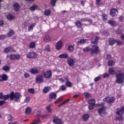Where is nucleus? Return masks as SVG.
I'll return each instance as SVG.
<instances>
[{"label":"nucleus","instance_id":"36","mask_svg":"<svg viewBox=\"0 0 124 124\" xmlns=\"http://www.w3.org/2000/svg\"><path fill=\"white\" fill-rule=\"evenodd\" d=\"M12 47L9 46L4 49V52L5 53H9L10 51H12Z\"/></svg>","mask_w":124,"mask_h":124},{"label":"nucleus","instance_id":"55","mask_svg":"<svg viewBox=\"0 0 124 124\" xmlns=\"http://www.w3.org/2000/svg\"><path fill=\"white\" fill-rule=\"evenodd\" d=\"M41 111H37V114H36V117L38 118H41Z\"/></svg>","mask_w":124,"mask_h":124},{"label":"nucleus","instance_id":"58","mask_svg":"<svg viewBox=\"0 0 124 124\" xmlns=\"http://www.w3.org/2000/svg\"><path fill=\"white\" fill-rule=\"evenodd\" d=\"M83 51L85 52H89V51H91V48L89 47H87L83 49Z\"/></svg>","mask_w":124,"mask_h":124},{"label":"nucleus","instance_id":"26","mask_svg":"<svg viewBox=\"0 0 124 124\" xmlns=\"http://www.w3.org/2000/svg\"><path fill=\"white\" fill-rule=\"evenodd\" d=\"M44 15H45V16H50V15H51V10H50V9H46L45 10Z\"/></svg>","mask_w":124,"mask_h":124},{"label":"nucleus","instance_id":"41","mask_svg":"<svg viewBox=\"0 0 124 124\" xmlns=\"http://www.w3.org/2000/svg\"><path fill=\"white\" fill-rule=\"evenodd\" d=\"M57 0H51L50 3L52 6H55Z\"/></svg>","mask_w":124,"mask_h":124},{"label":"nucleus","instance_id":"63","mask_svg":"<svg viewBox=\"0 0 124 124\" xmlns=\"http://www.w3.org/2000/svg\"><path fill=\"white\" fill-rule=\"evenodd\" d=\"M124 19V16H120L119 17V22H122V21H123Z\"/></svg>","mask_w":124,"mask_h":124},{"label":"nucleus","instance_id":"10","mask_svg":"<svg viewBox=\"0 0 124 124\" xmlns=\"http://www.w3.org/2000/svg\"><path fill=\"white\" fill-rule=\"evenodd\" d=\"M9 58L11 61H15V60H20V59L21 58V56L19 54H11L10 55Z\"/></svg>","mask_w":124,"mask_h":124},{"label":"nucleus","instance_id":"60","mask_svg":"<svg viewBox=\"0 0 124 124\" xmlns=\"http://www.w3.org/2000/svg\"><path fill=\"white\" fill-rule=\"evenodd\" d=\"M6 37V35H0V40H3L4 38Z\"/></svg>","mask_w":124,"mask_h":124},{"label":"nucleus","instance_id":"23","mask_svg":"<svg viewBox=\"0 0 124 124\" xmlns=\"http://www.w3.org/2000/svg\"><path fill=\"white\" fill-rule=\"evenodd\" d=\"M59 59H67L68 58V55L67 54H61L58 56Z\"/></svg>","mask_w":124,"mask_h":124},{"label":"nucleus","instance_id":"22","mask_svg":"<svg viewBox=\"0 0 124 124\" xmlns=\"http://www.w3.org/2000/svg\"><path fill=\"white\" fill-rule=\"evenodd\" d=\"M52 106H53V104H50L46 107V110L48 113H51L52 112V109L51 108Z\"/></svg>","mask_w":124,"mask_h":124},{"label":"nucleus","instance_id":"17","mask_svg":"<svg viewBox=\"0 0 124 124\" xmlns=\"http://www.w3.org/2000/svg\"><path fill=\"white\" fill-rule=\"evenodd\" d=\"M49 99H56L57 98V94L54 93H50L49 95Z\"/></svg>","mask_w":124,"mask_h":124},{"label":"nucleus","instance_id":"45","mask_svg":"<svg viewBox=\"0 0 124 124\" xmlns=\"http://www.w3.org/2000/svg\"><path fill=\"white\" fill-rule=\"evenodd\" d=\"M101 0H96V5H103V3L101 1Z\"/></svg>","mask_w":124,"mask_h":124},{"label":"nucleus","instance_id":"42","mask_svg":"<svg viewBox=\"0 0 124 124\" xmlns=\"http://www.w3.org/2000/svg\"><path fill=\"white\" fill-rule=\"evenodd\" d=\"M35 26V24L33 23V24L30 25L28 28V31H32L33 29V27Z\"/></svg>","mask_w":124,"mask_h":124},{"label":"nucleus","instance_id":"31","mask_svg":"<svg viewBox=\"0 0 124 124\" xmlns=\"http://www.w3.org/2000/svg\"><path fill=\"white\" fill-rule=\"evenodd\" d=\"M88 103L89 105H95V100L94 99H91L88 101Z\"/></svg>","mask_w":124,"mask_h":124},{"label":"nucleus","instance_id":"47","mask_svg":"<svg viewBox=\"0 0 124 124\" xmlns=\"http://www.w3.org/2000/svg\"><path fill=\"white\" fill-rule=\"evenodd\" d=\"M69 102V99H67L66 101H64L63 103L61 104L60 105H59V107H61V106H62V105H64L66 103H67V102Z\"/></svg>","mask_w":124,"mask_h":124},{"label":"nucleus","instance_id":"37","mask_svg":"<svg viewBox=\"0 0 124 124\" xmlns=\"http://www.w3.org/2000/svg\"><path fill=\"white\" fill-rule=\"evenodd\" d=\"M49 89H50V87H45L43 90L44 93H48V92L50 91Z\"/></svg>","mask_w":124,"mask_h":124},{"label":"nucleus","instance_id":"19","mask_svg":"<svg viewBox=\"0 0 124 124\" xmlns=\"http://www.w3.org/2000/svg\"><path fill=\"white\" fill-rule=\"evenodd\" d=\"M30 72L31 74L35 75L39 73V71L37 69H31L30 70Z\"/></svg>","mask_w":124,"mask_h":124},{"label":"nucleus","instance_id":"15","mask_svg":"<svg viewBox=\"0 0 124 124\" xmlns=\"http://www.w3.org/2000/svg\"><path fill=\"white\" fill-rule=\"evenodd\" d=\"M0 99H3V100H7L8 99V94L3 95V93L0 92Z\"/></svg>","mask_w":124,"mask_h":124},{"label":"nucleus","instance_id":"56","mask_svg":"<svg viewBox=\"0 0 124 124\" xmlns=\"http://www.w3.org/2000/svg\"><path fill=\"white\" fill-rule=\"evenodd\" d=\"M30 100H31V97H26L25 100L24 102L25 103H28L30 102Z\"/></svg>","mask_w":124,"mask_h":124},{"label":"nucleus","instance_id":"40","mask_svg":"<svg viewBox=\"0 0 124 124\" xmlns=\"http://www.w3.org/2000/svg\"><path fill=\"white\" fill-rule=\"evenodd\" d=\"M108 64L109 66H112L115 64V62L113 61H109L108 62Z\"/></svg>","mask_w":124,"mask_h":124},{"label":"nucleus","instance_id":"43","mask_svg":"<svg viewBox=\"0 0 124 124\" xmlns=\"http://www.w3.org/2000/svg\"><path fill=\"white\" fill-rule=\"evenodd\" d=\"M84 94L85 96H86V97H87V98H89L91 97V96H92V95L88 92L84 93Z\"/></svg>","mask_w":124,"mask_h":124},{"label":"nucleus","instance_id":"51","mask_svg":"<svg viewBox=\"0 0 124 124\" xmlns=\"http://www.w3.org/2000/svg\"><path fill=\"white\" fill-rule=\"evenodd\" d=\"M117 45H124V42H122L121 41L119 40H116V43Z\"/></svg>","mask_w":124,"mask_h":124},{"label":"nucleus","instance_id":"61","mask_svg":"<svg viewBox=\"0 0 124 124\" xmlns=\"http://www.w3.org/2000/svg\"><path fill=\"white\" fill-rule=\"evenodd\" d=\"M4 104H5V100L0 101V106H2V105H4Z\"/></svg>","mask_w":124,"mask_h":124},{"label":"nucleus","instance_id":"18","mask_svg":"<svg viewBox=\"0 0 124 124\" xmlns=\"http://www.w3.org/2000/svg\"><path fill=\"white\" fill-rule=\"evenodd\" d=\"M14 9L15 11H19L20 9V5L17 3H16L13 5Z\"/></svg>","mask_w":124,"mask_h":124},{"label":"nucleus","instance_id":"57","mask_svg":"<svg viewBox=\"0 0 124 124\" xmlns=\"http://www.w3.org/2000/svg\"><path fill=\"white\" fill-rule=\"evenodd\" d=\"M8 120L9 122H13V121H14V118H13V117L9 115L8 117Z\"/></svg>","mask_w":124,"mask_h":124},{"label":"nucleus","instance_id":"48","mask_svg":"<svg viewBox=\"0 0 124 124\" xmlns=\"http://www.w3.org/2000/svg\"><path fill=\"white\" fill-rule=\"evenodd\" d=\"M94 106H95V105H89L88 106L89 110H93L94 108Z\"/></svg>","mask_w":124,"mask_h":124},{"label":"nucleus","instance_id":"28","mask_svg":"<svg viewBox=\"0 0 124 124\" xmlns=\"http://www.w3.org/2000/svg\"><path fill=\"white\" fill-rule=\"evenodd\" d=\"M2 70H3V71H5L6 72H7L9 71V70H10V67L7 65H6L2 67Z\"/></svg>","mask_w":124,"mask_h":124},{"label":"nucleus","instance_id":"11","mask_svg":"<svg viewBox=\"0 0 124 124\" xmlns=\"http://www.w3.org/2000/svg\"><path fill=\"white\" fill-rule=\"evenodd\" d=\"M116 115H118V116H122V115H124V106L122 107L120 109L117 108L116 109Z\"/></svg>","mask_w":124,"mask_h":124},{"label":"nucleus","instance_id":"44","mask_svg":"<svg viewBox=\"0 0 124 124\" xmlns=\"http://www.w3.org/2000/svg\"><path fill=\"white\" fill-rule=\"evenodd\" d=\"M29 47L30 48H31L32 49L34 48V47H35V43H34V42H32L30 43Z\"/></svg>","mask_w":124,"mask_h":124},{"label":"nucleus","instance_id":"35","mask_svg":"<svg viewBox=\"0 0 124 124\" xmlns=\"http://www.w3.org/2000/svg\"><path fill=\"white\" fill-rule=\"evenodd\" d=\"M44 41H46L47 42H49V41L51 40V38H50V36H49V35H46L45 36L44 38Z\"/></svg>","mask_w":124,"mask_h":124},{"label":"nucleus","instance_id":"13","mask_svg":"<svg viewBox=\"0 0 124 124\" xmlns=\"http://www.w3.org/2000/svg\"><path fill=\"white\" fill-rule=\"evenodd\" d=\"M110 14L112 17H115L118 15V10L116 9H112L110 11Z\"/></svg>","mask_w":124,"mask_h":124},{"label":"nucleus","instance_id":"24","mask_svg":"<svg viewBox=\"0 0 124 124\" xmlns=\"http://www.w3.org/2000/svg\"><path fill=\"white\" fill-rule=\"evenodd\" d=\"M87 42V40H86L85 39H81L78 41L76 43L77 45H80L81 44H84V43H86V42Z\"/></svg>","mask_w":124,"mask_h":124},{"label":"nucleus","instance_id":"14","mask_svg":"<svg viewBox=\"0 0 124 124\" xmlns=\"http://www.w3.org/2000/svg\"><path fill=\"white\" fill-rule=\"evenodd\" d=\"M55 47L57 50H60V49H62V41H58L56 43Z\"/></svg>","mask_w":124,"mask_h":124},{"label":"nucleus","instance_id":"59","mask_svg":"<svg viewBox=\"0 0 124 124\" xmlns=\"http://www.w3.org/2000/svg\"><path fill=\"white\" fill-rule=\"evenodd\" d=\"M109 76H110V74L108 73H105L103 75V78H107L109 77Z\"/></svg>","mask_w":124,"mask_h":124},{"label":"nucleus","instance_id":"5","mask_svg":"<svg viewBox=\"0 0 124 124\" xmlns=\"http://www.w3.org/2000/svg\"><path fill=\"white\" fill-rule=\"evenodd\" d=\"M44 76L46 79H50L52 78V71L48 70L44 72Z\"/></svg>","mask_w":124,"mask_h":124},{"label":"nucleus","instance_id":"6","mask_svg":"<svg viewBox=\"0 0 124 124\" xmlns=\"http://www.w3.org/2000/svg\"><path fill=\"white\" fill-rule=\"evenodd\" d=\"M26 57L28 59H35L37 57V55L35 52H30L27 54Z\"/></svg>","mask_w":124,"mask_h":124},{"label":"nucleus","instance_id":"20","mask_svg":"<svg viewBox=\"0 0 124 124\" xmlns=\"http://www.w3.org/2000/svg\"><path fill=\"white\" fill-rule=\"evenodd\" d=\"M7 19L10 21H11V20H14V19H15V16H13V15L10 14L7 16Z\"/></svg>","mask_w":124,"mask_h":124},{"label":"nucleus","instance_id":"64","mask_svg":"<svg viewBox=\"0 0 124 124\" xmlns=\"http://www.w3.org/2000/svg\"><path fill=\"white\" fill-rule=\"evenodd\" d=\"M24 76L25 78H29V77H30V74H29L28 73H25L24 74Z\"/></svg>","mask_w":124,"mask_h":124},{"label":"nucleus","instance_id":"52","mask_svg":"<svg viewBox=\"0 0 124 124\" xmlns=\"http://www.w3.org/2000/svg\"><path fill=\"white\" fill-rule=\"evenodd\" d=\"M60 91H65L66 87H65V85H62L60 87Z\"/></svg>","mask_w":124,"mask_h":124},{"label":"nucleus","instance_id":"27","mask_svg":"<svg viewBox=\"0 0 124 124\" xmlns=\"http://www.w3.org/2000/svg\"><path fill=\"white\" fill-rule=\"evenodd\" d=\"M98 39H99L98 37H96L95 38H92L91 39L92 43L93 44H96V43H97V41H98Z\"/></svg>","mask_w":124,"mask_h":124},{"label":"nucleus","instance_id":"9","mask_svg":"<svg viewBox=\"0 0 124 124\" xmlns=\"http://www.w3.org/2000/svg\"><path fill=\"white\" fill-rule=\"evenodd\" d=\"M53 123L55 124H62L63 122L61 119H60L58 117L55 116L53 117Z\"/></svg>","mask_w":124,"mask_h":124},{"label":"nucleus","instance_id":"16","mask_svg":"<svg viewBox=\"0 0 124 124\" xmlns=\"http://www.w3.org/2000/svg\"><path fill=\"white\" fill-rule=\"evenodd\" d=\"M75 61L73 59H68L67 60V62L68 64H69V66H73V64H74V62Z\"/></svg>","mask_w":124,"mask_h":124},{"label":"nucleus","instance_id":"32","mask_svg":"<svg viewBox=\"0 0 124 124\" xmlns=\"http://www.w3.org/2000/svg\"><path fill=\"white\" fill-rule=\"evenodd\" d=\"M75 24L77 28H81L82 27V23L79 21H77Z\"/></svg>","mask_w":124,"mask_h":124},{"label":"nucleus","instance_id":"33","mask_svg":"<svg viewBox=\"0 0 124 124\" xmlns=\"http://www.w3.org/2000/svg\"><path fill=\"white\" fill-rule=\"evenodd\" d=\"M14 33V31L12 30H11L7 33L8 37H11V36H12V35H13Z\"/></svg>","mask_w":124,"mask_h":124},{"label":"nucleus","instance_id":"49","mask_svg":"<svg viewBox=\"0 0 124 124\" xmlns=\"http://www.w3.org/2000/svg\"><path fill=\"white\" fill-rule=\"evenodd\" d=\"M62 98L61 97L59 98L55 101H54V103H55V104H57V103H59V102H61V101H62Z\"/></svg>","mask_w":124,"mask_h":124},{"label":"nucleus","instance_id":"38","mask_svg":"<svg viewBox=\"0 0 124 124\" xmlns=\"http://www.w3.org/2000/svg\"><path fill=\"white\" fill-rule=\"evenodd\" d=\"M65 86H66V87H68L69 88H71V87H72V83L69 81H67L65 83Z\"/></svg>","mask_w":124,"mask_h":124},{"label":"nucleus","instance_id":"3","mask_svg":"<svg viewBox=\"0 0 124 124\" xmlns=\"http://www.w3.org/2000/svg\"><path fill=\"white\" fill-rule=\"evenodd\" d=\"M104 101H106L108 104H112L115 102V97L107 96L103 99Z\"/></svg>","mask_w":124,"mask_h":124},{"label":"nucleus","instance_id":"8","mask_svg":"<svg viewBox=\"0 0 124 124\" xmlns=\"http://www.w3.org/2000/svg\"><path fill=\"white\" fill-rule=\"evenodd\" d=\"M8 80V76L5 74L0 75V82H5Z\"/></svg>","mask_w":124,"mask_h":124},{"label":"nucleus","instance_id":"7","mask_svg":"<svg viewBox=\"0 0 124 124\" xmlns=\"http://www.w3.org/2000/svg\"><path fill=\"white\" fill-rule=\"evenodd\" d=\"M106 109V107L104 106L98 109V113L100 115V116H102L103 115L106 114V111H105Z\"/></svg>","mask_w":124,"mask_h":124},{"label":"nucleus","instance_id":"2","mask_svg":"<svg viewBox=\"0 0 124 124\" xmlns=\"http://www.w3.org/2000/svg\"><path fill=\"white\" fill-rule=\"evenodd\" d=\"M22 94L19 92L14 93V92L12 91L8 94V99L10 98L11 100H14L15 102H20Z\"/></svg>","mask_w":124,"mask_h":124},{"label":"nucleus","instance_id":"21","mask_svg":"<svg viewBox=\"0 0 124 124\" xmlns=\"http://www.w3.org/2000/svg\"><path fill=\"white\" fill-rule=\"evenodd\" d=\"M108 24L109 25H110V26H116V24H117V22L114 20H109L108 21Z\"/></svg>","mask_w":124,"mask_h":124},{"label":"nucleus","instance_id":"53","mask_svg":"<svg viewBox=\"0 0 124 124\" xmlns=\"http://www.w3.org/2000/svg\"><path fill=\"white\" fill-rule=\"evenodd\" d=\"M28 92L30 93H35V91L32 88L28 89Z\"/></svg>","mask_w":124,"mask_h":124},{"label":"nucleus","instance_id":"46","mask_svg":"<svg viewBox=\"0 0 124 124\" xmlns=\"http://www.w3.org/2000/svg\"><path fill=\"white\" fill-rule=\"evenodd\" d=\"M102 17L103 21H107V18H108L107 15L105 14H103L102 15Z\"/></svg>","mask_w":124,"mask_h":124},{"label":"nucleus","instance_id":"12","mask_svg":"<svg viewBox=\"0 0 124 124\" xmlns=\"http://www.w3.org/2000/svg\"><path fill=\"white\" fill-rule=\"evenodd\" d=\"M36 83L40 84L43 83V76L39 75L36 78Z\"/></svg>","mask_w":124,"mask_h":124},{"label":"nucleus","instance_id":"4","mask_svg":"<svg viewBox=\"0 0 124 124\" xmlns=\"http://www.w3.org/2000/svg\"><path fill=\"white\" fill-rule=\"evenodd\" d=\"M91 51V55H93L94 54H98L99 52V47L96 46H93L91 48H90Z\"/></svg>","mask_w":124,"mask_h":124},{"label":"nucleus","instance_id":"1","mask_svg":"<svg viewBox=\"0 0 124 124\" xmlns=\"http://www.w3.org/2000/svg\"><path fill=\"white\" fill-rule=\"evenodd\" d=\"M109 74L110 75H116V80L115 82L117 84H123L124 83V74L122 73V70H118L116 72L114 71V69L109 68L108 70Z\"/></svg>","mask_w":124,"mask_h":124},{"label":"nucleus","instance_id":"25","mask_svg":"<svg viewBox=\"0 0 124 124\" xmlns=\"http://www.w3.org/2000/svg\"><path fill=\"white\" fill-rule=\"evenodd\" d=\"M90 118V116L89 114H84L82 116V120L84 121V122H87L88 120H89V118Z\"/></svg>","mask_w":124,"mask_h":124},{"label":"nucleus","instance_id":"50","mask_svg":"<svg viewBox=\"0 0 124 124\" xmlns=\"http://www.w3.org/2000/svg\"><path fill=\"white\" fill-rule=\"evenodd\" d=\"M116 121H124V117L123 116L117 117L116 119Z\"/></svg>","mask_w":124,"mask_h":124},{"label":"nucleus","instance_id":"34","mask_svg":"<svg viewBox=\"0 0 124 124\" xmlns=\"http://www.w3.org/2000/svg\"><path fill=\"white\" fill-rule=\"evenodd\" d=\"M31 112V108L30 107H28L25 109V114H30Z\"/></svg>","mask_w":124,"mask_h":124},{"label":"nucleus","instance_id":"54","mask_svg":"<svg viewBox=\"0 0 124 124\" xmlns=\"http://www.w3.org/2000/svg\"><path fill=\"white\" fill-rule=\"evenodd\" d=\"M48 117H49V115L48 114H42L40 118L42 119H45L46 118H48Z\"/></svg>","mask_w":124,"mask_h":124},{"label":"nucleus","instance_id":"30","mask_svg":"<svg viewBox=\"0 0 124 124\" xmlns=\"http://www.w3.org/2000/svg\"><path fill=\"white\" fill-rule=\"evenodd\" d=\"M116 43V40L114 39H110L109 40V45H111V46L114 45V44H115V43Z\"/></svg>","mask_w":124,"mask_h":124},{"label":"nucleus","instance_id":"39","mask_svg":"<svg viewBox=\"0 0 124 124\" xmlns=\"http://www.w3.org/2000/svg\"><path fill=\"white\" fill-rule=\"evenodd\" d=\"M67 49L68 51H70L71 52H72L73 50H74V46H68L67 47Z\"/></svg>","mask_w":124,"mask_h":124},{"label":"nucleus","instance_id":"62","mask_svg":"<svg viewBox=\"0 0 124 124\" xmlns=\"http://www.w3.org/2000/svg\"><path fill=\"white\" fill-rule=\"evenodd\" d=\"M46 51H47V52H50L51 50L50 49V46H46L45 48Z\"/></svg>","mask_w":124,"mask_h":124},{"label":"nucleus","instance_id":"29","mask_svg":"<svg viewBox=\"0 0 124 124\" xmlns=\"http://www.w3.org/2000/svg\"><path fill=\"white\" fill-rule=\"evenodd\" d=\"M38 7V6H37V5L34 4L30 7V10H31V11H34V10L37 9Z\"/></svg>","mask_w":124,"mask_h":124}]
</instances>
